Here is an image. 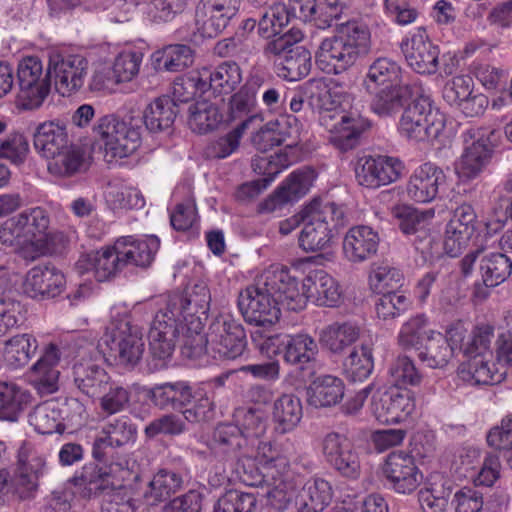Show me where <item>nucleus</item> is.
Listing matches in <instances>:
<instances>
[{
  "instance_id": "f257e3e1",
  "label": "nucleus",
  "mask_w": 512,
  "mask_h": 512,
  "mask_svg": "<svg viewBox=\"0 0 512 512\" xmlns=\"http://www.w3.org/2000/svg\"><path fill=\"white\" fill-rule=\"evenodd\" d=\"M299 281L288 268L271 265L256 279L255 284L240 292L238 307L248 324L258 328L271 327L281 315V308L298 312L307 305L300 293Z\"/></svg>"
},
{
  "instance_id": "f03ea898",
  "label": "nucleus",
  "mask_w": 512,
  "mask_h": 512,
  "mask_svg": "<svg viewBox=\"0 0 512 512\" xmlns=\"http://www.w3.org/2000/svg\"><path fill=\"white\" fill-rule=\"evenodd\" d=\"M347 87L346 83H339L335 80L325 83L322 80L312 79L306 83L310 104L320 110L321 122L326 123L327 118H339V121L330 130L328 140L342 152L354 149L359 144L361 134L371 125L368 119L358 113L338 112L343 101L349 99V94L345 90Z\"/></svg>"
},
{
  "instance_id": "7ed1b4c3",
  "label": "nucleus",
  "mask_w": 512,
  "mask_h": 512,
  "mask_svg": "<svg viewBox=\"0 0 512 512\" xmlns=\"http://www.w3.org/2000/svg\"><path fill=\"white\" fill-rule=\"evenodd\" d=\"M338 35L321 42L316 54L319 68L328 74H341L366 54L370 45V31L366 24L352 20L340 24Z\"/></svg>"
},
{
  "instance_id": "20e7f679",
  "label": "nucleus",
  "mask_w": 512,
  "mask_h": 512,
  "mask_svg": "<svg viewBox=\"0 0 512 512\" xmlns=\"http://www.w3.org/2000/svg\"><path fill=\"white\" fill-rule=\"evenodd\" d=\"M242 81L240 66L234 61H225L215 67H203L182 77L174 86V95L188 101L197 94L209 93L214 97L229 95Z\"/></svg>"
},
{
  "instance_id": "39448f33",
  "label": "nucleus",
  "mask_w": 512,
  "mask_h": 512,
  "mask_svg": "<svg viewBox=\"0 0 512 512\" xmlns=\"http://www.w3.org/2000/svg\"><path fill=\"white\" fill-rule=\"evenodd\" d=\"M306 220L299 234V247L305 252H318L331 247L335 231L345 222L343 208L335 203L313 200L304 207Z\"/></svg>"
},
{
  "instance_id": "423d86ee",
  "label": "nucleus",
  "mask_w": 512,
  "mask_h": 512,
  "mask_svg": "<svg viewBox=\"0 0 512 512\" xmlns=\"http://www.w3.org/2000/svg\"><path fill=\"white\" fill-rule=\"evenodd\" d=\"M444 127L443 115L424 95L405 107L399 122L400 133L417 142L437 139Z\"/></svg>"
},
{
  "instance_id": "0eeeda50",
  "label": "nucleus",
  "mask_w": 512,
  "mask_h": 512,
  "mask_svg": "<svg viewBox=\"0 0 512 512\" xmlns=\"http://www.w3.org/2000/svg\"><path fill=\"white\" fill-rule=\"evenodd\" d=\"M211 295L206 284H195L191 289L186 290L184 295L176 294L169 298L164 309L158 311L166 314L171 320L183 325L192 324L191 329H203L208 318Z\"/></svg>"
},
{
  "instance_id": "6e6552de",
  "label": "nucleus",
  "mask_w": 512,
  "mask_h": 512,
  "mask_svg": "<svg viewBox=\"0 0 512 512\" xmlns=\"http://www.w3.org/2000/svg\"><path fill=\"white\" fill-rule=\"evenodd\" d=\"M18 92L17 107L24 110H34L42 106L50 93L52 77L47 66L46 72L37 57H26L17 68Z\"/></svg>"
},
{
  "instance_id": "1a4fd4ad",
  "label": "nucleus",
  "mask_w": 512,
  "mask_h": 512,
  "mask_svg": "<svg viewBox=\"0 0 512 512\" xmlns=\"http://www.w3.org/2000/svg\"><path fill=\"white\" fill-rule=\"evenodd\" d=\"M19 214L31 249V253L25 252V259L33 261L42 255L55 252L64 244L65 235L50 227V214L45 208H28Z\"/></svg>"
},
{
  "instance_id": "9d476101",
  "label": "nucleus",
  "mask_w": 512,
  "mask_h": 512,
  "mask_svg": "<svg viewBox=\"0 0 512 512\" xmlns=\"http://www.w3.org/2000/svg\"><path fill=\"white\" fill-rule=\"evenodd\" d=\"M320 447L326 464L338 475L353 481L360 478V455L347 435L330 431L323 436Z\"/></svg>"
},
{
  "instance_id": "9b49d317",
  "label": "nucleus",
  "mask_w": 512,
  "mask_h": 512,
  "mask_svg": "<svg viewBox=\"0 0 512 512\" xmlns=\"http://www.w3.org/2000/svg\"><path fill=\"white\" fill-rule=\"evenodd\" d=\"M208 339L212 356L219 360H234L247 346L244 327L229 315H220L212 321Z\"/></svg>"
},
{
  "instance_id": "f8f14e48",
  "label": "nucleus",
  "mask_w": 512,
  "mask_h": 512,
  "mask_svg": "<svg viewBox=\"0 0 512 512\" xmlns=\"http://www.w3.org/2000/svg\"><path fill=\"white\" fill-rule=\"evenodd\" d=\"M103 343L109 348L110 356L122 366L133 368L142 359L144 352L143 335L139 327L121 320L110 328Z\"/></svg>"
},
{
  "instance_id": "ddd939ff",
  "label": "nucleus",
  "mask_w": 512,
  "mask_h": 512,
  "mask_svg": "<svg viewBox=\"0 0 512 512\" xmlns=\"http://www.w3.org/2000/svg\"><path fill=\"white\" fill-rule=\"evenodd\" d=\"M467 330L460 322L452 324L445 332L430 330L424 336L418 359L432 369H443L453 359L459 343L463 342Z\"/></svg>"
},
{
  "instance_id": "4468645a",
  "label": "nucleus",
  "mask_w": 512,
  "mask_h": 512,
  "mask_svg": "<svg viewBox=\"0 0 512 512\" xmlns=\"http://www.w3.org/2000/svg\"><path fill=\"white\" fill-rule=\"evenodd\" d=\"M48 67L57 92L62 96H70L83 87L89 63L79 54L52 51L49 53Z\"/></svg>"
},
{
  "instance_id": "2eb2a0df",
  "label": "nucleus",
  "mask_w": 512,
  "mask_h": 512,
  "mask_svg": "<svg viewBox=\"0 0 512 512\" xmlns=\"http://www.w3.org/2000/svg\"><path fill=\"white\" fill-rule=\"evenodd\" d=\"M483 252V246L469 251L460 261L461 274L471 276L477 266L482 283L487 287H496L511 275L512 260L503 253L484 255Z\"/></svg>"
},
{
  "instance_id": "dca6fc26",
  "label": "nucleus",
  "mask_w": 512,
  "mask_h": 512,
  "mask_svg": "<svg viewBox=\"0 0 512 512\" xmlns=\"http://www.w3.org/2000/svg\"><path fill=\"white\" fill-rule=\"evenodd\" d=\"M45 468L44 457L23 445L18 452L17 468L9 481V492L20 500L34 498Z\"/></svg>"
},
{
  "instance_id": "f3484780",
  "label": "nucleus",
  "mask_w": 512,
  "mask_h": 512,
  "mask_svg": "<svg viewBox=\"0 0 512 512\" xmlns=\"http://www.w3.org/2000/svg\"><path fill=\"white\" fill-rule=\"evenodd\" d=\"M382 471L389 487L398 494H411L423 481V473L414 456L405 451L388 454Z\"/></svg>"
},
{
  "instance_id": "a211bd4d",
  "label": "nucleus",
  "mask_w": 512,
  "mask_h": 512,
  "mask_svg": "<svg viewBox=\"0 0 512 512\" xmlns=\"http://www.w3.org/2000/svg\"><path fill=\"white\" fill-rule=\"evenodd\" d=\"M181 330L179 324L166 314L156 313L148 334L150 354L148 366L151 371H157L166 366L175 350Z\"/></svg>"
},
{
  "instance_id": "6ab92c4d",
  "label": "nucleus",
  "mask_w": 512,
  "mask_h": 512,
  "mask_svg": "<svg viewBox=\"0 0 512 512\" xmlns=\"http://www.w3.org/2000/svg\"><path fill=\"white\" fill-rule=\"evenodd\" d=\"M402 161L390 156H364L355 166V177L359 185L376 189L397 181L403 173Z\"/></svg>"
},
{
  "instance_id": "aec40b11",
  "label": "nucleus",
  "mask_w": 512,
  "mask_h": 512,
  "mask_svg": "<svg viewBox=\"0 0 512 512\" xmlns=\"http://www.w3.org/2000/svg\"><path fill=\"white\" fill-rule=\"evenodd\" d=\"M132 475L129 469L118 463H111L108 467L90 464L82 468L78 480L95 497L111 496L121 494L126 488L124 482Z\"/></svg>"
},
{
  "instance_id": "412c9836",
  "label": "nucleus",
  "mask_w": 512,
  "mask_h": 512,
  "mask_svg": "<svg viewBox=\"0 0 512 512\" xmlns=\"http://www.w3.org/2000/svg\"><path fill=\"white\" fill-rule=\"evenodd\" d=\"M137 428L127 416H121L107 422L101 434L94 439L92 457L102 463L109 461L112 450L135 442Z\"/></svg>"
},
{
  "instance_id": "4be33fe9",
  "label": "nucleus",
  "mask_w": 512,
  "mask_h": 512,
  "mask_svg": "<svg viewBox=\"0 0 512 512\" xmlns=\"http://www.w3.org/2000/svg\"><path fill=\"white\" fill-rule=\"evenodd\" d=\"M415 409L411 391L391 388L373 395L372 412L376 419L384 424L404 421Z\"/></svg>"
},
{
  "instance_id": "5701e85b",
  "label": "nucleus",
  "mask_w": 512,
  "mask_h": 512,
  "mask_svg": "<svg viewBox=\"0 0 512 512\" xmlns=\"http://www.w3.org/2000/svg\"><path fill=\"white\" fill-rule=\"evenodd\" d=\"M476 213L472 205L462 203L452 210L446 225L443 249L451 257L458 256L475 231Z\"/></svg>"
},
{
  "instance_id": "b1692460",
  "label": "nucleus",
  "mask_w": 512,
  "mask_h": 512,
  "mask_svg": "<svg viewBox=\"0 0 512 512\" xmlns=\"http://www.w3.org/2000/svg\"><path fill=\"white\" fill-rule=\"evenodd\" d=\"M241 0H200L195 9L197 24L209 37L222 33L237 15Z\"/></svg>"
},
{
  "instance_id": "393cba45",
  "label": "nucleus",
  "mask_w": 512,
  "mask_h": 512,
  "mask_svg": "<svg viewBox=\"0 0 512 512\" xmlns=\"http://www.w3.org/2000/svg\"><path fill=\"white\" fill-rule=\"evenodd\" d=\"M60 355L55 345H50L28 373V383L40 397L49 396L59 390Z\"/></svg>"
},
{
  "instance_id": "a878e982",
  "label": "nucleus",
  "mask_w": 512,
  "mask_h": 512,
  "mask_svg": "<svg viewBox=\"0 0 512 512\" xmlns=\"http://www.w3.org/2000/svg\"><path fill=\"white\" fill-rule=\"evenodd\" d=\"M408 65L419 74H434L438 69L439 50L423 32L401 43Z\"/></svg>"
},
{
  "instance_id": "bb28decb",
  "label": "nucleus",
  "mask_w": 512,
  "mask_h": 512,
  "mask_svg": "<svg viewBox=\"0 0 512 512\" xmlns=\"http://www.w3.org/2000/svg\"><path fill=\"white\" fill-rule=\"evenodd\" d=\"M446 176L441 168L430 162L424 163L410 176L407 183V195L418 203L434 200L439 187L445 183Z\"/></svg>"
},
{
  "instance_id": "cd10ccee",
  "label": "nucleus",
  "mask_w": 512,
  "mask_h": 512,
  "mask_svg": "<svg viewBox=\"0 0 512 512\" xmlns=\"http://www.w3.org/2000/svg\"><path fill=\"white\" fill-rule=\"evenodd\" d=\"M64 285V274L55 266H36L27 273L24 291L34 299L54 298L62 292Z\"/></svg>"
},
{
  "instance_id": "c85d7f7f",
  "label": "nucleus",
  "mask_w": 512,
  "mask_h": 512,
  "mask_svg": "<svg viewBox=\"0 0 512 512\" xmlns=\"http://www.w3.org/2000/svg\"><path fill=\"white\" fill-rule=\"evenodd\" d=\"M379 241L378 233L370 226H353L343 238V254L349 262H364L376 254Z\"/></svg>"
},
{
  "instance_id": "c756f323",
  "label": "nucleus",
  "mask_w": 512,
  "mask_h": 512,
  "mask_svg": "<svg viewBox=\"0 0 512 512\" xmlns=\"http://www.w3.org/2000/svg\"><path fill=\"white\" fill-rule=\"evenodd\" d=\"M289 165L288 158L284 154H275L270 157H261L253 163L254 169H259L261 173L267 175L250 182L243 183L236 191L235 197L242 203L254 200L264 191L284 168Z\"/></svg>"
},
{
  "instance_id": "7c9ffc66",
  "label": "nucleus",
  "mask_w": 512,
  "mask_h": 512,
  "mask_svg": "<svg viewBox=\"0 0 512 512\" xmlns=\"http://www.w3.org/2000/svg\"><path fill=\"white\" fill-rule=\"evenodd\" d=\"M463 137L466 143L469 139L473 142L466 146L456 170L461 178L472 179L482 171L488 162L491 149L486 144L479 129H468Z\"/></svg>"
},
{
  "instance_id": "2f4dec72",
  "label": "nucleus",
  "mask_w": 512,
  "mask_h": 512,
  "mask_svg": "<svg viewBox=\"0 0 512 512\" xmlns=\"http://www.w3.org/2000/svg\"><path fill=\"white\" fill-rule=\"evenodd\" d=\"M159 246L160 241L154 235L145 239H134L132 236L122 237L115 242V249L120 254L123 268L127 265L148 267L154 260Z\"/></svg>"
},
{
  "instance_id": "473e14b6",
  "label": "nucleus",
  "mask_w": 512,
  "mask_h": 512,
  "mask_svg": "<svg viewBox=\"0 0 512 512\" xmlns=\"http://www.w3.org/2000/svg\"><path fill=\"white\" fill-rule=\"evenodd\" d=\"M73 382L77 389L89 398H99L109 387L110 376L100 365L81 361L73 366Z\"/></svg>"
},
{
  "instance_id": "72a5a7b5",
  "label": "nucleus",
  "mask_w": 512,
  "mask_h": 512,
  "mask_svg": "<svg viewBox=\"0 0 512 512\" xmlns=\"http://www.w3.org/2000/svg\"><path fill=\"white\" fill-rule=\"evenodd\" d=\"M304 295L317 305L334 307L341 299L338 282L323 270L311 272L301 283Z\"/></svg>"
},
{
  "instance_id": "f704fd0d",
  "label": "nucleus",
  "mask_w": 512,
  "mask_h": 512,
  "mask_svg": "<svg viewBox=\"0 0 512 512\" xmlns=\"http://www.w3.org/2000/svg\"><path fill=\"white\" fill-rule=\"evenodd\" d=\"M80 273L93 271L99 282L106 281L123 269L118 250L107 248L82 255L76 263Z\"/></svg>"
},
{
  "instance_id": "c9c22d12",
  "label": "nucleus",
  "mask_w": 512,
  "mask_h": 512,
  "mask_svg": "<svg viewBox=\"0 0 512 512\" xmlns=\"http://www.w3.org/2000/svg\"><path fill=\"white\" fill-rule=\"evenodd\" d=\"M71 143L66 127L54 121L39 124L33 133L35 150L48 160Z\"/></svg>"
},
{
  "instance_id": "e433bc0d",
  "label": "nucleus",
  "mask_w": 512,
  "mask_h": 512,
  "mask_svg": "<svg viewBox=\"0 0 512 512\" xmlns=\"http://www.w3.org/2000/svg\"><path fill=\"white\" fill-rule=\"evenodd\" d=\"M360 328L352 322H334L319 334L321 347L332 355H342L358 340Z\"/></svg>"
},
{
  "instance_id": "4c0bfd02",
  "label": "nucleus",
  "mask_w": 512,
  "mask_h": 512,
  "mask_svg": "<svg viewBox=\"0 0 512 512\" xmlns=\"http://www.w3.org/2000/svg\"><path fill=\"white\" fill-rule=\"evenodd\" d=\"M306 396L309 405L315 408L335 406L344 396V383L336 376L320 375L308 386Z\"/></svg>"
},
{
  "instance_id": "58836bf2",
  "label": "nucleus",
  "mask_w": 512,
  "mask_h": 512,
  "mask_svg": "<svg viewBox=\"0 0 512 512\" xmlns=\"http://www.w3.org/2000/svg\"><path fill=\"white\" fill-rule=\"evenodd\" d=\"M264 82L262 75L252 74L246 83L230 97L229 113L233 119L257 115L255 120H262L261 114L256 112V107L257 94Z\"/></svg>"
},
{
  "instance_id": "ea45409f",
  "label": "nucleus",
  "mask_w": 512,
  "mask_h": 512,
  "mask_svg": "<svg viewBox=\"0 0 512 512\" xmlns=\"http://www.w3.org/2000/svg\"><path fill=\"white\" fill-rule=\"evenodd\" d=\"M182 476L169 469H159L143 492V499L149 506H156L182 489Z\"/></svg>"
},
{
  "instance_id": "a19ab883",
  "label": "nucleus",
  "mask_w": 512,
  "mask_h": 512,
  "mask_svg": "<svg viewBox=\"0 0 512 512\" xmlns=\"http://www.w3.org/2000/svg\"><path fill=\"white\" fill-rule=\"evenodd\" d=\"M32 402L31 393L10 381L0 380V420L18 421Z\"/></svg>"
},
{
  "instance_id": "79ce46f5",
  "label": "nucleus",
  "mask_w": 512,
  "mask_h": 512,
  "mask_svg": "<svg viewBox=\"0 0 512 512\" xmlns=\"http://www.w3.org/2000/svg\"><path fill=\"white\" fill-rule=\"evenodd\" d=\"M88 167L85 151L80 146L71 143L49 159L47 169L53 176L68 178L85 172Z\"/></svg>"
},
{
  "instance_id": "37998d69",
  "label": "nucleus",
  "mask_w": 512,
  "mask_h": 512,
  "mask_svg": "<svg viewBox=\"0 0 512 512\" xmlns=\"http://www.w3.org/2000/svg\"><path fill=\"white\" fill-rule=\"evenodd\" d=\"M177 113L178 105L173 99L169 96L158 97L146 107L142 122L150 132L169 131Z\"/></svg>"
},
{
  "instance_id": "c03bdc74",
  "label": "nucleus",
  "mask_w": 512,
  "mask_h": 512,
  "mask_svg": "<svg viewBox=\"0 0 512 512\" xmlns=\"http://www.w3.org/2000/svg\"><path fill=\"white\" fill-rule=\"evenodd\" d=\"M332 499V488L323 478H313L304 483L296 497V507L305 512H322Z\"/></svg>"
},
{
  "instance_id": "a18cd8bd",
  "label": "nucleus",
  "mask_w": 512,
  "mask_h": 512,
  "mask_svg": "<svg viewBox=\"0 0 512 512\" xmlns=\"http://www.w3.org/2000/svg\"><path fill=\"white\" fill-rule=\"evenodd\" d=\"M213 449L229 459H239L246 452L247 439L241 429L232 424H221L213 433Z\"/></svg>"
},
{
  "instance_id": "49530a36",
  "label": "nucleus",
  "mask_w": 512,
  "mask_h": 512,
  "mask_svg": "<svg viewBox=\"0 0 512 512\" xmlns=\"http://www.w3.org/2000/svg\"><path fill=\"white\" fill-rule=\"evenodd\" d=\"M318 344L308 334L289 335L283 360L290 365L304 370L306 365L315 361Z\"/></svg>"
},
{
  "instance_id": "de8ad7c7",
  "label": "nucleus",
  "mask_w": 512,
  "mask_h": 512,
  "mask_svg": "<svg viewBox=\"0 0 512 512\" xmlns=\"http://www.w3.org/2000/svg\"><path fill=\"white\" fill-rule=\"evenodd\" d=\"M493 367L490 357L477 355L460 364L458 375L472 386L492 385L500 381V376L495 374Z\"/></svg>"
},
{
  "instance_id": "09e8293b",
  "label": "nucleus",
  "mask_w": 512,
  "mask_h": 512,
  "mask_svg": "<svg viewBox=\"0 0 512 512\" xmlns=\"http://www.w3.org/2000/svg\"><path fill=\"white\" fill-rule=\"evenodd\" d=\"M302 418V405L300 399L293 394H283L273 407L275 430L279 434L292 431Z\"/></svg>"
},
{
  "instance_id": "8fccbe9b",
  "label": "nucleus",
  "mask_w": 512,
  "mask_h": 512,
  "mask_svg": "<svg viewBox=\"0 0 512 512\" xmlns=\"http://www.w3.org/2000/svg\"><path fill=\"white\" fill-rule=\"evenodd\" d=\"M37 347V341L31 334L15 335L4 343V359L11 369L23 368L35 355Z\"/></svg>"
},
{
  "instance_id": "3c124183",
  "label": "nucleus",
  "mask_w": 512,
  "mask_h": 512,
  "mask_svg": "<svg viewBox=\"0 0 512 512\" xmlns=\"http://www.w3.org/2000/svg\"><path fill=\"white\" fill-rule=\"evenodd\" d=\"M373 367L372 350L365 345L352 347L349 355L342 363L344 375L352 382L363 381L368 378Z\"/></svg>"
},
{
  "instance_id": "603ef678",
  "label": "nucleus",
  "mask_w": 512,
  "mask_h": 512,
  "mask_svg": "<svg viewBox=\"0 0 512 512\" xmlns=\"http://www.w3.org/2000/svg\"><path fill=\"white\" fill-rule=\"evenodd\" d=\"M406 88L398 84H390L375 92L371 102V110L381 116H391L404 106Z\"/></svg>"
},
{
  "instance_id": "864d4df0",
  "label": "nucleus",
  "mask_w": 512,
  "mask_h": 512,
  "mask_svg": "<svg viewBox=\"0 0 512 512\" xmlns=\"http://www.w3.org/2000/svg\"><path fill=\"white\" fill-rule=\"evenodd\" d=\"M142 119L131 118L122 126L112 142L109 156L111 158H125L137 150L141 143Z\"/></svg>"
},
{
  "instance_id": "5fc2aeb1",
  "label": "nucleus",
  "mask_w": 512,
  "mask_h": 512,
  "mask_svg": "<svg viewBox=\"0 0 512 512\" xmlns=\"http://www.w3.org/2000/svg\"><path fill=\"white\" fill-rule=\"evenodd\" d=\"M315 172L311 168L294 171L276 191L275 198L279 203L291 202L304 196L310 189Z\"/></svg>"
},
{
  "instance_id": "6e6d98bb",
  "label": "nucleus",
  "mask_w": 512,
  "mask_h": 512,
  "mask_svg": "<svg viewBox=\"0 0 512 512\" xmlns=\"http://www.w3.org/2000/svg\"><path fill=\"white\" fill-rule=\"evenodd\" d=\"M188 124L193 132L205 134L215 130L222 122L218 107L208 101H201L189 107Z\"/></svg>"
},
{
  "instance_id": "4d7b16f0",
  "label": "nucleus",
  "mask_w": 512,
  "mask_h": 512,
  "mask_svg": "<svg viewBox=\"0 0 512 512\" xmlns=\"http://www.w3.org/2000/svg\"><path fill=\"white\" fill-rule=\"evenodd\" d=\"M62 410L53 402L37 405L29 415V422L41 434H62L65 425L62 423Z\"/></svg>"
},
{
  "instance_id": "13d9d810",
  "label": "nucleus",
  "mask_w": 512,
  "mask_h": 512,
  "mask_svg": "<svg viewBox=\"0 0 512 512\" xmlns=\"http://www.w3.org/2000/svg\"><path fill=\"white\" fill-rule=\"evenodd\" d=\"M279 75L289 81L306 77L312 67V56L308 49L297 44L283 57Z\"/></svg>"
},
{
  "instance_id": "bf43d9fd",
  "label": "nucleus",
  "mask_w": 512,
  "mask_h": 512,
  "mask_svg": "<svg viewBox=\"0 0 512 512\" xmlns=\"http://www.w3.org/2000/svg\"><path fill=\"white\" fill-rule=\"evenodd\" d=\"M399 75L400 67L396 62L385 57L378 58L370 65L364 84L372 92L377 86L396 84Z\"/></svg>"
},
{
  "instance_id": "052dcab7",
  "label": "nucleus",
  "mask_w": 512,
  "mask_h": 512,
  "mask_svg": "<svg viewBox=\"0 0 512 512\" xmlns=\"http://www.w3.org/2000/svg\"><path fill=\"white\" fill-rule=\"evenodd\" d=\"M411 302L405 294L400 291H389L378 294L375 300L377 317L383 321L393 320L404 314L410 307Z\"/></svg>"
},
{
  "instance_id": "680f3d73",
  "label": "nucleus",
  "mask_w": 512,
  "mask_h": 512,
  "mask_svg": "<svg viewBox=\"0 0 512 512\" xmlns=\"http://www.w3.org/2000/svg\"><path fill=\"white\" fill-rule=\"evenodd\" d=\"M257 117V115H253L249 118H246L226 135L213 141L207 149L209 156L223 159L235 152L240 145V139L243 136L245 130L248 128L249 124L253 122Z\"/></svg>"
},
{
  "instance_id": "e2e57ef3",
  "label": "nucleus",
  "mask_w": 512,
  "mask_h": 512,
  "mask_svg": "<svg viewBox=\"0 0 512 512\" xmlns=\"http://www.w3.org/2000/svg\"><path fill=\"white\" fill-rule=\"evenodd\" d=\"M493 327L482 325L476 327L463 342L459 343L458 348L468 359L477 355L483 357H492L490 352L491 339L493 337Z\"/></svg>"
},
{
  "instance_id": "0e129e2a",
  "label": "nucleus",
  "mask_w": 512,
  "mask_h": 512,
  "mask_svg": "<svg viewBox=\"0 0 512 512\" xmlns=\"http://www.w3.org/2000/svg\"><path fill=\"white\" fill-rule=\"evenodd\" d=\"M157 62L165 71L180 72L193 64V51L184 44L169 45L163 49Z\"/></svg>"
},
{
  "instance_id": "69168bd1",
  "label": "nucleus",
  "mask_w": 512,
  "mask_h": 512,
  "mask_svg": "<svg viewBox=\"0 0 512 512\" xmlns=\"http://www.w3.org/2000/svg\"><path fill=\"white\" fill-rule=\"evenodd\" d=\"M0 241L7 246H16L20 254L31 253L30 242L26 236L25 228L20 214L8 218L0 227Z\"/></svg>"
},
{
  "instance_id": "338daca9",
  "label": "nucleus",
  "mask_w": 512,
  "mask_h": 512,
  "mask_svg": "<svg viewBox=\"0 0 512 512\" xmlns=\"http://www.w3.org/2000/svg\"><path fill=\"white\" fill-rule=\"evenodd\" d=\"M452 489L448 481L441 486L433 484L429 488L421 489L418 493V501L423 512H445Z\"/></svg>"
},
{
  "instance_id": "774afa93",
  "label": "nucleus",
  "mask_w": 512,
  "mask_h": 512,
  "mask_svg": "<svg viewBox=\"0 0 512 512\" xmlns=\"http://www.w3.org/2000/svg\"><path fill=\"white\" fill-rule=\"evenodd\" d=\"M256 503L252 493L231 489L219 497L213 512H252Z\"/></svg>"
}]
</instances>
